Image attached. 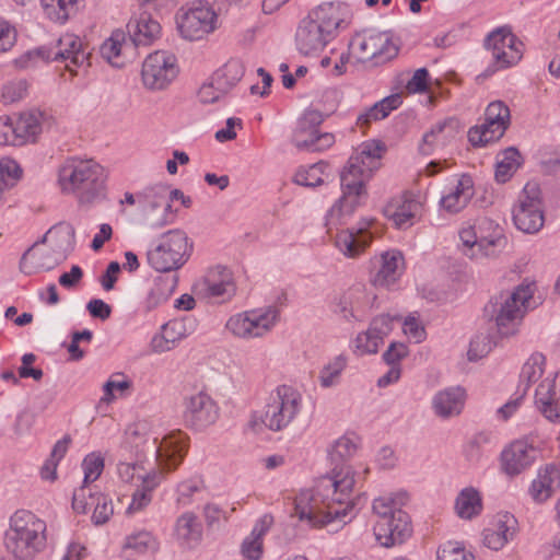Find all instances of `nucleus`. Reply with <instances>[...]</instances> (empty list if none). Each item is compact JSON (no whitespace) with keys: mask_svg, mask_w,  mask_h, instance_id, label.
Segmentation results:
<instances>
[{"mask_svg":"<svg viewBox=\"0 0 560 560\" xmlns=\"http://www.w3.org/2000/svg\"><path fill=\"white\" fill-rule=\"evenodd\" d=\"M89 492H92V489L89 486H81L79 489L74 490L72 497V509L77 513H86L88 509L96 505V501L90 499Z\"/></svg>","mask_w":560,"mask_h":560,"instance_id":"680f3d73","label":"nucleus"},{"mask_svg":"<svg viewBox=\"0 0 560 560\" xmlns=\"http://www.w3.org/2000/svg\"><path fill=\"white\" fill-rule=\"evenodd\" d=\"M485 48L491 51L494 61L492 67L478 75L486 79L497 70L518 62L523 56L524 44L518 37H486Z\"/></svg>","mask_w":560,"mask_h":560,"instance_id":"4be33fe9","label":"nucleus"},{"mask_svg":"<svg viewBox=\"0 0 560 560\" xmlns=\"http://www.w3.org/2000/svg\"><path fill=\"white\" fill-rule=\"evenodd\" d=\"M22 177V168L16 161L4 158L0 160V187H13Z\"/></svg>","mask_w":560,"mask_h":560,"instance_id":"864d4df0","label":"nucleus"},{"mask_svg":"<svg viewBox=\"0 0 560 560\" xmlns=\"http://www.w3.org/2000/svg\"><path fill=\"white\" fill-rule=\"evenodd\" d=\"M516 517L509 513L497 514L490 526L483 529V544L491 550H501L517 534Z\"/></svg>","mask_w":560,"mask_h":560,"instance_id":"a878e982","label":"nucleus"},{"mask_svg":"<svg viewBox=\"0 0 560 560\" xmlns=\"http://www.w3.org/2000/svg\"><path fill=\"white\" fill-rule=\"evenodd\" d=\"M217 85L213 78H210V81L203 83L198 91L199 101L203 104H211L220 100L226 93H223L214 86Z\"/></svg>","mask_w":560,"mask_h":560,"instance_id":"338daca9","label":"nucleus"},{"mask_svg":"<svg viewBox=\"0 0 560 560\" xmlns=\"http://www.w3.org/2000/svg\"><path fill=\"white\" fill-rule=\"evenodd\" d=\"M245 73V66L238 59H230L225 65L218 69L211 77L217 85V90L229 93L242 80Z\"/></svg>","mask_w":560,"mask_h":560,"instance_id":"ea45409f","label":"nucleus"},{"mask_svg":"<svg viewBox=\"0 0 560 560\" xmlns=\"http://www.w3.org/2000/svg\"><path fill=\"white\" fill-rule=\"evenodd\" d=\"M385 150V144L380 140L364 142L361 150L350 156L343 171L369 179L380 167V160Z\"/></svg>","mask_w":560,"mask_h":560,"instance_id":"393cba45","label":"nucleus"},{"mask_svg":"<svg viewBox=\"0 0 560 560\" xmlns=\"http://www.w3.org/2000/svg\"><path fill=\"white\" fill-rule=\"evenodd\" d=\"M533 293L530 284H521L512 292H502L494 296L485 306L486 315L495 322L500 336L510 337L518 331Z\"/></svg>","mask_w":560,"mask_h":560,"instance_id":"39448f33","label":"nucleus"},{"mask_svg":"<svg viewBox=\"0 0 560 560\" xmlns=\"http://www.w3.org/2000/svg\"><path fill=\"white\" fill-rule=\"evenodd\" d=\"M474 194L472 178L467 174H463L457 179V184L454 188H452L447 195L442 197L441 205L446 211L457 213L468 205Z\"/></svg>","mask_w":560,"mask_h":560,"instance_id":"7c9ffc66","label":"nucleus"},{"mask_svg":"<svg viewBox=\"0 0 560 560\" xmlns=\"http://www.w3.org/2000/svg\"><path fill=\"white\" fill-rule=\"evenodd\" d=\"M177 30L182 35L192 33H211L215 31L218 16L207 3H192L189 8H180L175 16Z\"/></svg>","mask_w":560,"mask_h":560,"instance_id":"aec40b11","label":"nucleus"},{"mask_svg":"<svg viewBox=\"0 0 560 560\" xmlns=\"http://www.w3.org/2000/svg\"><path fill=\"white\" fill-rule=\"evenodd\" d=\"M348 47L358 61L375 60V65L389 61L398 54L392 37H351Z\"/></svg>","mask_w":560,"mask_h":560,"instance_id":"412c9836","label":"nucleus"},{"mask_svg":"<svg viewBox=\"0 0 560 560\" xmlns=\"http://www.w3.org/2000/svg\"><path fill=\"white\" fill-rule=\"evenodd\" d=\"M176 276H160L154 280V284L151 288L145 305L147 310L151 311L165 303L172 295L176 287Z\"/></svg>","mask_w":560,"mask_h":560,"instance_id":"c03bdc74","label":"nucleus"},{"mask_svg":"<svg viewBox=\"0 0 560 560\" xmlns=\"http://www.w3.org/2000/svg\"><path fill=\"white\" fill-rule=\"evenodd\" d=\"M4 128L11 131L13 138H19V143L35 141L42 131L40 114L35 112L22 113L15 120L9 119Z\"/></svg>","mask_w":560,"mask_h":560,"instance_id":"473e14b6","label":"nucleus"},{"mask_svg":"<svg viewBox=\"0 0 560 560\" xmlns=\"http://www.w3.org/2000/svg\"><path fill=\"white\" fill-rule=\"evenodd\" d=\"M59 259L52 252H42L30 247L21 257L20 270L25 275L48 271L59 265Z\"/></svg>","mask_w":560,"mask_h":560,"instance_id":"f704fd0d","label":"nucleus"},{"mask_svg":"<svg viewBox=\"0 0 560 560\" xmlns=\"http://www.w3.org/2000/svg\"><path fill=\"white\" fill-rule=\"evenodd\" d=\"M163 478L164 474L155 469L145 475H139L138 481L141 482V488L133 492L132 501L127 511L136 512L145 508L152 500L151 492L161 483Z\"/></svg>","mask_w":560,"mask_h":560,"instance_id":"e433bc0d","label":"nucleus"},{"mask_svg":"<svg viewBox=\"0 0 560 560\" xmlns=\"http://www.w3.org/2000/svg\"><path fill=\"white\" fill-rule=\"evenodd\" d=\"M430 74L427 68L415 71L412 78L407 82L406 90L409 93H424L428 91Z\"/></svg>","mask_w":560,"mask_h":560,"instance_id":"69168bd1","label":"nucleus"},{"mask_svg":"<svg viewBox=\"0 0 560 560\" xmlns=\"http://www.w3.org/2000/svg\"><path fill=\"white\" fill-rule=\"evenodd\" d=\"M324 115L317 109H306L299 118L292 141L298 149L312 152L330 148L335 142L332 133L318 131Z\"/></svg>","mask_w":560,"mask_h":560,"instance_id":"2eb2a0df","label":"nucleus"},{"mask_svg":"<svg viewBox=\"0 0 560 560\" xmlns=\"http://www.w3.org/2000/svg\"><path fill=\"white\" fill-rule=\"evenodd\" d=\"M127 32L128 35H159L162 26L150 13L142 12L128 22Z\"/></svg>","mask_w":560,"mask_h":560,"instance_id":"09e8293b","label":"nucleus"},{"mask_svg":"<svg viewBox=\"0 0 560 560\" xmlns=\"http://www.w3.org/2000/svg\"><path fill=\"white\" fill-rule=\"evenodd\" d=\"M510 109L502 101L490 103L485 112V122L468 131V139L474 147H485L499 140L510 126Z\"/></svg>","mask_w":560,"mask_h":560,"instance_id":"dca6fc26","label":"nucleus"},{"mask_svg":"<svg viewBox=\"0 0 560 560\" xmlns=\"http://www.w3.org/2000/svg\"><path fill=\"white\" fill-rule=\"evenodd\" d=\"M74 234V228L69 223L61 222L51 228L50 247L60 262L72 252Z\"/></svg>","mask_w":560,"mask_h":560,"instance_id":"a19ab883","label":"nucleus"},{"mask_svg":"<svg viewBox=\"0 0 560 560\" xmlns=\"http://www.w3.org/2000/svg\"><path fill=\"white\" fill-rule=\"evenodd\" d=\"M559 489L560 468L549 464L538 470L528 491L533 501L540 504L550 499Z\"/></svg>","mask_w":560,"mask_h":560,"instance_id":"c85d7f7f","label":"nucleus"},{"mask_svg":"<svg viewBox=\"0 0 560 560\" xmlns=\"http://www.w3.org/2000/svg\"><path fill=\"white\" fill-rule=\"evenodd\" d=\"M364 177H359L351 172L342 171L340 174V185L342 196L335 202L329 210V220H336L339 223H345L357 207L361 206L366 198Z\"/></svg>","mask_w":560,"mask_h":560,"instance_id":"f3484780","label":"nucleus"},{"mask_svg":"<svg viewBox=\"0 0 560 560\" xmlns=\"http://www.w3.org/2000/svg\"><path fill=\"white\" fill-rule=\"evenodd\" d=\"M436 560H475V557L457 542L447 541L438 549Z\"/></svg>","mask_w":560,"mask_h":560,"instance_id":"13d9d810","label":"nucleus"},{"mask_svg":"<svg viewBox=\"0 0 560 560\" xmlns=\"http://www.w3.org/2000/svg\"><path fill=\"white\" fill-rule=\"evenodd\" d=\"M132 387V382L124 374L113 375L104 385L103 389L105 393V399L109 400L114 397V390H119L124 394L126 390Z\"/></svg>","mask_w":560,"mask_h":560,"instance_id":"052dcab7","label":"nucleus"},{"mask_svg":"<svg viewBox=\"0 0 560 560\" xmlns=\"http://www.w3.org/2000/svg\"><path fill=\"white\" fill-rule=\"evenodd\" d=\"M280 317L276 306L236 314L226 323V329L243 339L261 338L275 327Z\"/></svg>","mask_w":560,"mask_h":560,"instance_id":"ddd939ff","label":"nucleus"},{"mask_svg":"<svg viewBox=\"0 0 560 560\" xmlns=\"http://www.w3.org/2000/svg\"><path fill=\"white\" fill-rule=\"evenodd\" d=\"M357 450L358 443L347 435L332 444L329 454L336 465L331 474L320 477L312 489L303 490L295 497L294 515L314 527L334 522L345 525L351 520L352 512L361 509L365 502L363 494L352 498L354 471L343 465L354 456Z\"/></svg>","mask_w":560,"mask_h":560,"instance_id":"f257e3e1","label":"nucleus"},{"mask_svg":"<svg viewBox=\"0 0 560 560\" xmlns=\"http://www.w3.org/2000/svg\"><path fill=\"white\" fill-rule=\"evenodd\" d=\"M90 499L96 501L92 520L96 525L105 524L114 513L112 499L103 493L89 492Z\"/></svg>","mask_w":560,"mask_h":560,"instance_id":"5fc2aeb1","label":"nucleus"},{"mask_svg":"<svg viewBox=\"0 0 560 560\" xmlns=\"http://www.w3.org/2000/svg\"><path fill=\"white\" fill-rule=\"evenodd\" d=\"M138 440V428H129L121 448L128 450L135 446L136 459L135 462L119 460L118 463L117 471L120 479L125 482L138 480V476L141 475L140 470H143L139 463L147 452L155 456L160 468L159 471L164 474L175 470L183 462L188 450V438L182 432L164 436L160 443L158 438L145 439L141 448Z\"/></svg>","mask_w":560,"mask_h":560,"instance_id":"f03ea898","label":"nucleus"},{"mask_svg":"<svg viewBox=\"0 0 560 560\" xmlns=\"http://www.w3.org/2000/svg\"><path fill=\"white\" fill-rule=\"evenodd\" d=\"M179 68L175 55L156 50L142 62L141 79L145 89L163 91L177 78Z\"/></svg>","mask_w":560,"mask_h":560,"instance_id":"4468645a","label":"nucleus"},{"mask_svg":"<svg viewBox=\"0 0 560 560\" xmlns=\"http://www.w3.org/2000/svg\"><path fill=\"white\" fill-rule=\"evenodd\" d=\"M492 337L489 334L476 335L470 343L467 352L469 361H477L485 358L493 348Z\"/></svg>","mask_w":560,"mask_h":560,"instance_id":"6e6d98bb","label":"nucleus"},{"mask_svg":"<svg viewBox=\"0 0 560 560\" xmlns=\"http://www.w3.org/2000/svg\"><path fill=\"white\" fill-rule=\"evenodd\" d=\"M202 481L198 479H189L177 486V502L187 505L191 502L195 492L200 491Z\"/></svg>","mask_w":560,"mask_h":560,"instance_id":"e2e57ef3","label":"nucleus"},{"mask_svg":"<svg viewBox=\"0 0 560 560\" xmlns=\"http://www.w3.org/2000/svg\"><path fill=\"white\" fill-rule=\"evenodd\" d=\"M401 103L402 98L400 94L386 96L361 113L357 118V125L360 128H369L372 121L386 118L394 109H397Z\"/></svg>","mask_w":560,"mask_h":560,"instance_id":"4c0bfd02","label":"nucleus"},{"mask_svg":"<svg viewBox=\"0 0 560 560\" xmlns=\"http://www.w3.org/2000/svg\"><path fill=\"white\" fill-rule=\"evenodd\" d=\"M90 52L86 51L81 37H59L57 48L39 47L33 50L26 51L15 63L21 69L35 68L39 62L46 63L50 60H69L70 63L66 65V69L75 74V71L71 67L74 65L81 67L84 63L88 66Z\"/></svg>","mask_w":560,"mask_h":560,"instance_id":"6e6552de","label":"nucleus"},{"mask_svg":"<svg viewBox=\"0 0 560 560\" xmlns=\"http://www.w3.org/2000/svg\"><path fill=\"white\" fill-rule=\"evenodd\" d=\"M191 249L192 243H189L184 231L170 230L161 235L158 244L148 252V262L160 272L177 270L188 260Z\"/></svg>","mask_w":560,"mask_h":560,"instance_id":"9d476101","label":"nucleus"},{"mask_svg":"<svg viewBox=\"0 0 560 560\" xmlns=\"http://www.w3.org/2000/svg\"><path fill=\"white\" fill-rule=\"evenodd\" d=\"M521 153L514 147L505 149L498 155L495 165V179L499 183H506L521 166Z\"/></svg>","mask_w":560,"mask_h":560,"instance_id":"49530a36","label":"nucleus"},{"mask_svg":"<svg viewBox=\"0 0 560 560\" xmlns=\"http://www.w3.org/2000/svg\"><path fill=\"white\" fill-rule=\"evenodd\" d=\"M392 495L380 497L373 502V512L377 516L374 525L376 541L386 548L401 545L412 533L409 515L400 509Z\"/></svg>","mask_w":560,"mask_h":560,"instance_id":"423d86ee","label":"nucleus"},{"mask_svg":"<svg viewBox=\"0 0 560 560\" xmlns=\"http://www.w3.org/2000/svg\"><path fill=\"white\" fill-rule=\"evenodd\" d=\"M538 450L527 440H516L505 447L501 454L503 471L517 476L528 469L537 459Z\"/></svg>","mask_w":560,"mask_h":560,"instance_id":"b1692460","label":"nucleus"},{"mask_svg":"<svg viewBox=\"0 0 560 560\" xmlns=\"http://www.w3.org/2000/svg\"><path fill=\"white\" fill-rule=\"evenodd\" d=\"M455 121L446 120L439 122L425 132L419 151L424 155L433 154L438 149L444 148L455 137Z\"/></svg>","mask_w":560,"mask_h":560,"instance_id":"2f4dec72","label":"nucleus"},{"mask_svg":"<svg viewBox=\"0 0 560 560\" xmlns=\"http://www.w3.org/2000/svg\"><path fill=\"white\" fill-rule=\"evenodd\" d=\"M348 363L347 357L339 354L330 360L319 371L318 381L323 388L335 387L340 383L342 371Z\"/></svg>","mask_w":560,"mask_h":560,"instance_id":"de8ad7c7","label":"nucleus"},{"mask_svg":"<svg viewBox=\"0 0 560 560\" xmlns=\"http://www.w3.org/2000/svg\"><path fill=\"white\" fill-rule=\"evenodd\" d=\"M175 534L182 544L192 547L201 540L202 527L194 513L186 512L177 518Z\"/></svg>","mask_w":560,"mask_h":560,"instance_id":"79ce46f5","label":"nucleus"},{"mask_svg":"<svg viewBox=\"0 0 560 560\" xmlns=\"http://www.w3.org/2000/svg\"><path fill=\"white\" fill-rule=\"evenodd\" d=\"M535 404L551 422H560V374L545 378L536 388Z\"/></svg>","mask_w":560,"mask_h":560,"instance_id":"cd10ccee","label":"nucleus"},{"mask_svg":"<svg viewBox=\"0 0 560 560\" xmlns=\"http://www.w3.org/2000/svg\"><path fill=\"white\" fill-rule=\"evenodd\" d=\"M83 0H40L45 15L58 24L66 23L73 16Z\"/></svg>","mask_w":560,"mask_h":560,"instance_id":"37998d69","label":"nucleus"},{"mask_svg":"<svg viewBox=\"0 0 560 560\" xmlns=\"http://www.w3.org/2000/svg\"><path fill=\"white\" fill-rule=\"evenodd\" d=\"M464 402L465 390L462 387H448L435 394L432 407L436 416L446 419L458 416Z\"/></svg>","mask_w":560,"mask_h":560,"instance_id":"c756f323","label":"nucleus"},{"mask_svg":"<svg viewBox=\"0 0 560 560\" xmlns=\"http://www.w3.org/2000/svg\"><path fill=\"white\" fill-rule=\"evenodd\" d=\"M242 552L249 560H258L262 552L261 538L250 535L242 544Z\"/></svg>","mask_w":560,"mask_h":560,"instance_id":"774afa93","label":"nucleus"},{"mask_svg":"<svg viewBox=\"0 0 560 560\" xmlns=\"http://www.w3.org/2000/svg\"><path fill=\"white\" fill-rule=\"evenodd\" d=\"M326 45L324 37H296L295 39L296 49L305 57H317Z\"/></svg>","mask_w":560,"mask_h":560,"instance_id":"bf43d9fd","label":"nucleus"},{"mask_svg":"<svg viewBox=\"0 0 560 560\" xmlns=\"http://www.w3.org/2000/svg\"><path fill=\"white\" fill-rule=\"evenodd\" d=\"M372 234L365 228L346 230L337 234L336 246L348 257H357L371 243Z\"/></svg>","mask_w":560,"mask_h":560,"instance_id":"72a5a7b5","label":"nucleus"},{"mask_svg":"<svg viewBox=\"0 0 560 560\" xmlns=\"http://www.w3.org/2000/svg\"><path fill=\"white\" fill-rule=\"evenodd\" d=\"M398 316H390L389 314H382L374 317L365 332L358 335L355 339V347L361 354L376 353L378 348L384 342V338L393 330L394 320H399Z\"/></svg>","mask_w":560,"mask_h":560,"instance_id":"bb28decb","label":"nucleus"},{"mask_svg":"<svg viewBox=\"0 0 560 560\" xmlns=\"http://www.w3.org/2000/svg\"><path fill=\"white\" fill-rule=\"evenodd\" d=\"M46 523L28 511H18L11 517L4 535L7 551L16 560H32L46 546Z\"/></svg>","mask_w":560,"mask_h":560,"instance_id":"20e7f679","label":"nucleus"},{"mask_svg":"<svg viewBox=\"0 0 560 560\" xmlns=\"http://www.w3.org/2000/svg\"><path fill=\"white\" fill-rule=\"evenodd\" d=\"M58 184L65 194H73L80 203H91L105 189V174L94 160L68 158L58 168Z\"/></svg>","mask_w":560,"mask_h":560,"instance_id":"7ed1b4c3","label":"nucleus"},{"mask_svg":"<svg viewBox=\"0 0 560 560\" xmlns=\"http://www.w3.org/2000/svg\"><path fill=\"white\" fill-rule=\"evenodd\" d=\"M149 37H107L100 46V54L110 66L122 68L138 56V47L147 45Z\"/></svg>","mask_w":560,"mask_h":560,"instance_id":"5701e85b","label":"nucleus"},{"mask_svg":"<svg viewBox=\"0 0 560 560\" xmlns=\"http://www.w3.org/2000/svg\"><path fill=\"white\" fill-rule=\"evenodd\" d=\"M328 164L318 162L308 167H301L294 175V183L305 187H316L324 183L325 171Z\"/></svg>","mask_w":560,"mask_h":560,"instance_id":"8fccbe9b","label":"nucleus"},{"mask_svg":"<svg viewBox=\"0 0 560 560\" xmlns=\"http://www.w3.org/2000/svg\"><path fill=\"white\" fill-rule=\"evenodd\" d=\"M138 202L143 207V213L151 228H163L171 223L174 214L167 187L159 185L137 195Z\"/></svg>","mask_w":560,"mask_h":560,"instance_id":"6ab92c4d","label":"nucleus"},{"mask_svg":"<svg viewBox=\"0 0 560 560\" xmlns=\"http://www.w3.org/2000/svg\"><path fill=\"white\" fill-rule=\"evenodd\" d=\"M545 357L541 353H533L528 360L524 363L521 371V382L526 383V388L534 382H536L544 373Z\"/></svg>","mask_w":560,"mask_h":560,"instance_id":"603ef678","label":"nucleus"},{"mask_svg":"<svg viewBox=\"0 0 560 560\" xmlns=\"http://www.w3.org/2000/svg\"><path fill=\"white\" fill-rule=\"evenodd\" d=\"M302 407V395L291 386L281 385L270 394L259 419L268 430L279 432L295 420Z\"/></svg>","mask_w":560,"mask_h":560,"instance_id":"1a4fd4ad","label":"nucleus"},{"mask_svg":"<svg viewBox=\"0 0 560 560\" xmlns=\"http://www.w3.org/2000/svg\"><path fill=\"white\" fill-rule=\"evenodd\" d=\"M125 548L131 549L136 553L143 555L147 552H155L159 548V544L151 533L141 530L126 538Z\"/></svg>","mask_w":560,"mask_h":560,"instance_id":"3c124183","label":"nucleus"},{"mask_svg":"<svg viewBox=\"0 0 560 560\" xmlns=\"http://www.w3.org/2000/svg\"><path fill=\"white\" fill-rule=\"evenodd\" d=\"M404 257L399 252H387L382 255V265L373 277L376 287H389L394 284L402 272Z\"/></svg>","mask_w":560,"mask_h":560,"instance_id":"c9c22d12","label":"nucleus"},{"mask_svg":"<svg viewBox=\"0 0 560 560\" xmlns=\"http://www.w3.org/2000/svg\"><path fill=\"white\" fill-rule=\"evenodd\" d=\"M515 226L527 234H534L544 226L541 190L537 183L528 182L518 196L513 208Z\"/></svg>","mask_w":560,"mask_h":560,"instance_id":"f8f14e48","label":"nucleus"},{"mask_svg":"<svg viewBox=\"0 0 560 560\" xmlns=\"http://www.w3.org/2000/svg\"><path fill=\"white\" fill-rule=\"evenodd\" d=\"M82 469L84 471L82 486H89V483L95 481L101 476L104 469L103 457L95 453L86 455L82 462Z\"/></svg>","mask_w":560,"mask_h":560,"instance_id":"4d7b16f0","label":"nucleus"},{"mask_svg":"<svg viewBox=\"0 0 560 560\" xmlns=\"http://www.w3.org/2000/svg\"><path fill=\"white\" fill-rule=\"evenodd\" d=\"M207 295L213 298H230L234 293V284L225 268L217 267L210 270L202 281Z\"/></svg>","mask_w":560,"mask_h":560,"instance_id":"58836bf2","label":"nucleus"},{"mask_svg":"<svg viewBox=\"0 0 560 560\" xmlns=\"http://www.w3.org/2000/svg\"><path fill=\"white\" fill-rule=\"evenodd\" d=\"M183 406V421L188 429L194 431H205L213 425L219 418L217 402L205 392L186 396Z\"/></svg>","mask_w":560,"mask_h":560,"instance_id":"a211bd4d","label":"nucleus"},{"mask_svg":"<svg viewBox=\"0 0 560 560\" xmlns=\"http://www.w3.org/2000/svg\"><path fill=\"white\" fill-rule=\"evenodd\" d=\"M459 238L467 248L465 255L474 258L479 252L485 257H493L508 243L499 224L488 218L477 220V223L464 228L459 232Z\"/></svg>","mask_w":560,"mask_h":560,"instance_id":"9b49d317","label":"nucleus"},{"mask_svg":"<svg viewBox=\"0 0 560 560\" xmlns=\"http://www.w3.org/2000/svg\"><path fill=\"white\" fill-rule=\"evenodd\" d=\"M36 361V355L33 353H25L21 358L22 365L19 368L18 373L21 378L32 377L34 381H40L43 378V370L39 368H32Z\"/></svg>","mask_w":560,"mask_h":560,"instance_id":"0e129e2a","label":"nucleus"},{"mask_svg":"<svg viewBox=\"0 0 560 560\" xmlns=\"http://www.w3.org/2000/svg\"><path fill=\"white\" fill-rule=\"evenodd\" d=\"M353 14L349 7L342 2H324L314 8L300 22L299 30L307 35H336L340 33H353Z\"/></svg>","mask_w":560,"mask_h":560,"instance_id":"0eeeda50","label":"nucleus"},{"mask_svg":"<svg viewBox=\"0 0 560 560\" xmlns=\"http://www.w3.org/2000/svg\"><path fill=\"white\" fill-rule=\"evenodd\" d=\"M455 510L459 517L470 520L481 513L482 501L475 488H465L458 494L455 502Z\"/></svg>","mask_w":560,"mask_h":560,"instance_id":"a18cd8bd","label":"nucleus"}]
</instances>
